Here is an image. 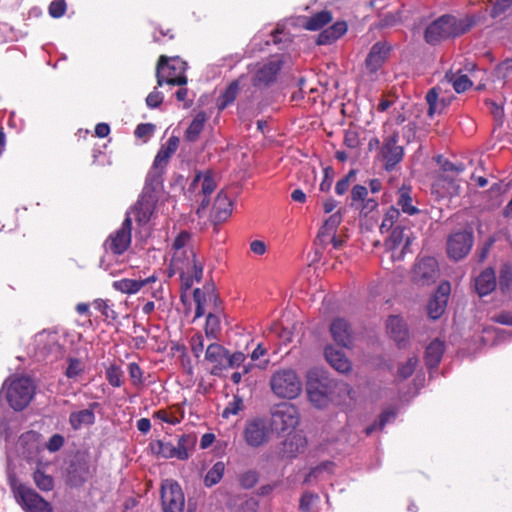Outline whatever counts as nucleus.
Segmentation results:
<instances>
[{
  "label": "nucleus",
  "mask_w": 512,
  "mask_h": 512,
  "mask_svg": "<svg viewBox=\"0 0 512 512\" xmlns=\"http://www.w3.org/2000/svg\"><path fill=\"white\" fill-rule=\"evenodd\" d=\"M33 479L37 487L43 491H50L53 488V478L40 470L34 472Z\"/></svg>",
  "instance_id": "5fc2aeb1"
},
{
  "label": "nucleus",
  "mask_w": 512,
  "mask_h": 512,
  "mask_svg": "<svg viewBox=\"0 0 512 512\" xmlns=\"http://www.w3.org/2000/svg\"><path fill=\"white\" fill-rule=\"evenodd\" d=\"M475 23L474 16L457 18L452 15H443L426 28L425 40L429 44H436L442 40L460 36L468 32Z\"/></svg>",
  "instance_id": "7ed1b4c3"
},
{
  "label": "nucleus",
  "mask_w": 512,
  "mask_h": 512,
  "mask_svg": "<svg viewBox=\"0 0 512 512\" xmlns=\"http://www.w3.org/2000/svg\"><path fill=\"white\" fill-rule=\"evenodd\" d=\"M157 280V277L155 274H152L151 276L145 278V279H128L124 278L121 280L114 281L112 283V287L120 291L124 294H135L138 291H140L144 286L153 283Z\"/></svg>",
  "instance_id": "a878e982"
},
{
  "label": "nucleus",
  "mask_w": 512,
  "mask_h": 512,
  "mask_svg": "<svg viewBox=\"0 0 512 512\" xmlns=\"http://www.w3.org/2000/svg\"><path fill=\"white\" fill-rule=\"evenodd\" d=\"M444 343L438 339L433 340L426 348L425 362L429 368L436 367L443 356Z\"/></svg>",
  "instance_id": "2f4dec72"
},
{
  "label": "nucleus",
  "mask_w": 512,
  "mask_h": 512,
  "mask_svg": "<svg viewBox=\"0 0 512 512\" xmlns=\"http://www.w3.org/2000/svg\"><path fill=\"white\" fill-rule=\"evenodd\" d=\"M473 245V233L471 231H460L452 234L447 242L449 257L459 260L467 256Z\"/></svg>",
  "instance_id": "2eb2a0df"
},
{
  "label": "nucleus",
  "mask_w": 512,
  "mask_h": 512,
  "mask_svg": "<svg viewBox=\"0 0 512 512\" xmlns=\"http://www.w3.org/2000/svg\"><path fill=\"white\" fill-rule=\"evenodd\" d=\"M5 391V397L9 405L16 411L23 410L31 401L34 394V387L32 381L27 377H18L12 380L8 386V381H5L0 397Z\"/></svg>",
  "instance_id": "39448f33"
},
{
  "label": "nucleus",
  "mask_w": 512,
  "mask_h": 512,
  "mask_svg": "<svg viewBox=\"0 0 512 512\" xmlns=\"http://www.w3.org/2000/svg\"><path fill=\"white\" fill-rule=\"evenodd\" d=\"M398 140L399 134L397 131H394L383 139L379 157L384 161V167L387 171H392L403 159L404 149L402 146L398 145Z\"/></svg>",
  "instance_id": "f8f14e48"
},
{
  "label": "nucleus",
  "mask_w": 512,
  "mask_h": 512,
  "mask_svg": "<svg viewBox=\"0 0 512 512\" xmlns=\"http://www.w3.org/2000/svg\"><path fill=\"white\" fill-rule=\"evenodd\" d=\"M164 172L165 170L152 166L147 174L142 194L155 195L154 193L162 186Z\"/></svg>",
  "instance_id": "473e14b6"
},
{
  "label": "nucleus",
  "mask_w": 512,
  "mask_h": 512,
  "mask_svg": "<svg viewBox=\"0 0 512 512\" xmlns=\"http://www.w3.org/2000/svg\"><path fill=\"white\" fill-rule=\"evenodd\" d=\"M459 179L450 175H440L437 179L436 186L443 189V196H457L460 193Z\"/></svg>",
  "instance_id": "c9c22d12"
},
{
  "label": "nucleus",
  "mask_w": 512,
  "mask_h": 512,
  "mask_svg": "<svg viewBox=\"0 0 512 512\" xmlns=\"http://www.w3.org/2000/svg\"><path fill=\"white\" fill-rule=\"evenodd\" d=\"M426 101L429 105L428 115L433 117L435 114L441 113V111L446 107V102L444 99H439V92L436 87L430 89L426 94Z\"/></svg>",
  "instance_id": "ea45409f"
},
{
  "label": "nucleus",
  "mask_w": 512,
  "mask_h": 512,
  "mask_svg": "<svg viewBox=\"0 0 512 512\" xmlns=\"http://www.w3.org/2000/svg\"><path fill=\"white\" fill-rule=\"evenodd\" d=\"M196 444V437L191 434H183L179 437L177 443V452L179 460H186L189 458V451L194 448Z\"/></svg>",
  "instance_id": "37998d69"
},
{
  "label": "nucleus",
  "mask_w": 512,
  "mask_h": 512,
  "mask_svg": "<svg viewBox=\"0 0 512 512\" xmlns=\"http://www.w3.org/2000/svg\"><path fill=\"white\" fill-rule=\"evenodd\" d=\"M151 449L155 454L162 456L163 458H177L178 452L175 445L171 442H165L162 440H158L151 444Z\"/></svg>",
  "instance_id": "c03bdc74"
},
{
  "label": "nucleus",
  "mask_w": 512,
  "mask_h": 512,
  "mask_svg": "<svg viewBox=\"0 0 512 512\" xmlns=\"http://www.w3.org/2000/svg\"><path fill=\"white\" fill-rule=\"evenodd\" d=\"M390 232V237L386 240L385 245L392 251L394 260H401L411 244V231L399 224Z\"/></svg>",
  "instance_id": "ddd939ff"
},
{
  "label": "nucleus",
  "mask_w": 512,
  "mask_h": 512,
  "mask_svg": "<svg viewBox=\"0 0 512 512\" xmlns=\"http://www.w3.org/2000/svg\"><path fill=\"white\" fill-rule=\"evenodd\" d=\"M512 282V271L509 267L502 268L499 276V288L505 293L509 290L510 284Z\"/></svg>",
  "instance_id": "052dcab7"
},
{
  "label": "nucleus",
  "mask_w": 512,
  "mask_h": 512,
  "mask_svg": "<svg viewBox=\"0 0 512 512\" xmlns=\"http://www.w3.org/2000/svg\"><path fill=\"white\" fill-rule=\"evenodd\" d=\"M199 186H201V193L203 195L201 207L205 208L209 204V196L216 188V182L211 171L197 173L189 186V190L194 192Z\"/></svg>",
  "instance_id": "aec40b11"
},
{
  "label": "nucleus",
  "mask_w": 512,
  "mask_h": 512,
  "mask_svg": "<svg viewBox=\"0 0 512 512\" xmlns=\"http://www.w3.org/2000/svg\"><path fill=\"white\" fill-rule=\"evenodd\" d=\"M186 68V63L178 57L169 59L166 56H161L156 69L158 86L163 84L185 85L187 83Z\"/></svg>",
  "instance_id": "423d86ee"
},
{
  "label": "nucleus",
  "mask_w": 512,
  "mask_h": 512,
  "mask_svg": "<svg viewBox=\"0 0 512 512\" xmlns=\"http://www.w3.org/2000/svg\"><path fill=\"white\" fill-rule=\"evenodd\" d=\"M282 66L283 61L280 56H273L265 62L257 63L253 68V86L259 89L271 86L276 81Z\"/></svg>",
  "instance_id": "0eeeda50"
},
{
  "label": "nucleus",
  "mask_w": 512,
  "mask_h": 512,
  "mask_svg": "<svg viewBox=\"0 0 512 512\" xmlns=\"http://www.w3.org/2000/svg\"><path fill=\"white\" fill-rule=\"evenodd\" d=\"M221 330L220 318L213 314L209 313L206 318L205 323V334L210 339H217Z\"/></svg>",
  "instance_id": "8fccbe9b"
},
{
  "label": "nucleus",
  "mask_w": 512,
  "mask_h": 512,
  "mask_svg": "<svg viewBox=\"0 0 512 512\" xmlns=\"http://www.w3.org/2000/svg\"><path fill=\"white\" fill-rule=\"evenodd\" d=\"M132 219L130 213L122 222L120 228L111 233L104 243L106 252L113 255L123 254L131 244Z\"/></svg>",
  "instance_id": "9d476101"
},
{
  "label": "nucleus",
  "mask_w": 512,
  "mask_h": 512,
  "mask_svg": "<svg viewBox=\"0 0 512 512\" xmlns=\"http://www.w3.org/2000/svg\"><path fill=\"white\" fill-rule=\"evenodd\" d=\"M243 407V401L240 397L234 396L233 400L225 407L222 412L223 418H228L230 415H236Z\"/></svg>",
  "instance_id": "bf43d9fd"
},
{
  "label": "nucleus",
  "mask_w": 512,
  "mask_h": 512,
  "mask_svg": "<svg viewBox=\"0 0 512 512\" xmlns=\"http://www.w3.org/2000/svg\"><path fill=\"white\" fill-rule=\"evenodd\" d=\"M35 343L37 353L43 358L49 356L57 358L61 353V346L57 343L56 333L41 332L36 335Z\"/></svg>",
  "instance_id": "412c9836"
},
{
  "label": "nucleus",
  "mask_w": 512,
  "mask_h": 512,
  "mask_svg": "<svg viewBox=\"0 0 512 512\" xmlns=\"http://www.w3.org/2000/svg\"><path fill=\"white\" fill-rule=\"evenodd\" d=\"M246 356L243 352H235L229 354L227 351V359H225L226 369L240 367L245 362Z\"/></svg>",
  "instance_id": "e2e57ef3"
},
{
  "label": "nucleus",
  "mask_w": 512,
  "mask_h": 512,
  "mask_svg": "<svg viewBox=\"0 0 512 512\" xmlns=\"http://www.w3.org/2000/svg\"><path fill=\"white\" fill-rule=\"evenodd\" d=\"M333 339L342 347L352 344V334L349 324L342 318L335 319L330 326Z\"/></svg>",
  "instance_id": "bb28decb"
},
{
  "label": "nucleus",
  "mask_w": 512,
  "mask_h": 512,
  "mask_svg": "<svg viewBox=\"0 0 512 512\" xmlns=\"http://www.w3.org/2000/svg\"><path fill=\"white\" fill-rule=\"evenodd\" d=\"M347 32V24L344 21H338L334 23L332 26L323 30L317 39V44L319 45H327L335 42L342 35Z\"/></svg>",
  "instance_id": "7c9ffc66"
},
{
  "label": "nucleus",
  "mask_w": 512,
  "mask_h": 512,
  "mask_svg": "<svg viewBox=\"0 0 512 512\" xmlns=\"http://www.w3.org/2000/svg\"><path fill=\"white\" fill-rule=\"evenodd\" d=\"M161 504L163 512H183L185 497L180 485L172 480L166 479L161 485Z\"/></svg>",
  "instance_id": "9b49d317"
},
{
  "label": "nucleus",
  "mask_w": 512,
  "mask_h": 512,
  "mask_svg": "<svg viewBox=\"0 0 512 512\" xmlns=\"http://www.w3.org/2000/svg\"><path fill=\"white\" fill-rule=\"evenodd\" d=\"M300 416L298 409L291 403L276 405L271 412V426L278 432L293 430L299 424Z\"/></svg>",
  "instance_id": "6e6552de"
},
{
  "label": "nucleus",
  "mask_w": 512,
  "mask_h": 512,
  "mask_svg": "<svg viewBox=\"0 0 512 512\" xmlns=\"http://www.w3.org/2000/svg\"><path fill=\"white\" fill-rule=\"evenodd\" d=\"M178 145L179 139L174 136L170 137L159 149L152 166L165 170L169 159L176 152Z\"/></svg>",
  "instance_id": "c85d7f7f"
},
{
  "label": "nucleus",
  "mask_w": 512,
  "mask_h": 512,
  "mask_svg": "<svg viewBox=\"0 0 512 512\" xmlns=\"http://www.w3.org/2000/svg\"><path fill=\"white\" fill-rule=\"evenodd\" d=\"M450 292L451 286L449 282H443L438 286L427 306V312L431 319L436 320L444 313Z\"/></svg>",
  "instance_id": "f3484780"
},
{
  "label": "nucleus",
  "mask_w": 512,
  "mask_h": 512,
  "mask_svg": "<svg viewBox=\"0 0 512 512\" xmlns=\"http://www.w3.org/2000/svg\"><path fill=\"white\" fill-rule=\"evenodd\" d=\"M418 363V359L416 357H410L405 363L401 364L398 368V377L401 379H407L410 377Z\"/></svg>",
  "instance_id": "6e6d98bb"
},
{
  "label": "nucleus",
  "mask_w": 512,
  "mask_h": 512,
  "mask_svg": "<svg viewBox=\"0 0 512 512\" xmlns=\"http://www.w3.org/2000/svg\"><path fill=\"white\" fill-rule=\"evenodd\" d=\"M38 438L39 434L35 431H28L23 433L18 440V445L26 448L29 454L33 453V451L38 448Z\"/></svg>",
  "instance_id": "3c124183"
},
{
  "label": "nucleus",
  "mask_w": 512,
  "mask_h": 512,
  "mask_svg": "<svg viewBox=\"0 0 512 512\" xmlns=\"http://www.w3.org/2000/svg\"><path fill=\"white\" fill-rule=\"evenodd\" d=\"M214 209L217 218L220 220H225L230 216L232 212V201L224 192L218 193L214 203Z\"/></svg>",
  "instance_id": "58836bf2"
},
{
  "label": "nucleus",
  "mask_w": 512,
  "mask_h": 512,
  "mask_svg": "<svg viewBox=\"0 0 512 512\" xmlns=\"http://www.w3.org/2000/svg\"><path fill=\"white\" fill-rule=\"evenodd\" d=\"M190 234L182 231L174 240L173 256L170 262L169 277L179 274L183 289H190L203 276L204 258L199 257L192 247H187Z\"/></svg>",
  "instance_id": "f257e3e1"
},
{
  "label": "nucleus",
  "mask_w": 512,
  "mask_h": 512,
  "mask_svg": "<svg viewBox=\"0 0 512 512\" xmlns=\"http://www.w3.org/2000/svg\"><path fill=\"white\" fill-rule=\"evenodd\" d=\"M342 222V214L340 211L335 212L332 214L323 224V226L320 228L319 233L317 235V239L320 243L326 242V236H330L332 234H335L338 226Z\"/></svg>",
  "instance_id": "f704fd0d"
},
{
  "label": "nucleus",
  "mask_w": 512,
  "mask_h": 512,
  "mask_svg": "<svg viewBox=\"0 0 512 512\" xmlns=\"http://www.w3.org/2000/svg\"><path fill=\"white\" fill-rule=\"evenodd\" d=\"M191 351L196 358H199L204 350V337L200 333H196L190 339Z\"/></svg>",
  "instance_id": "680f3d73"
},
{
  "label": "nucleus",
  "mask_w": 512,
  "mask_h": 512,
  "mask_svg": "<svg viewBox=\"0 0 512 512\" xmlns=\"http://www.w3.org/2000/svg\"><path fill=\"white\" fill-rule=\"evenodd\" d=\"M445 78L453 86L457 93L465 92L472 86V81L468 78L467 75L461 74L460 70L457 72H453L452 70L448 71L445 75Z\"/></svg>",
  "instance_id": "e433bc0d"
},
{
  "label": "nucleus",
  "mask_w": 512,
  "mask_h": 512,
  "mask_svg": "<svg viewBox=\"0 0 512 512\" xmlns=\"http://www.w3.org/2000/svg\"><path fill=\"white\" fill-rule=\"evenodd\" d=\"M325 357L330 365L340 373H346L351 369L349 360L341 350L327 347L325 349Z\"/></svg>",
  "instance_id": "c756f323"
},
{
  "label": "nucleus",
  "mask_w": 512,
  "mask_h": 512,
  "mask_svg": "<svg viewBox=\"0 0 512 512\" xmlns=\"http://www.w3.org/2000/svg\"><path fill=\"white\" fill-rule=\"evenodd\" d=\"M395 418V412L393 411H385L383 412L380 417H379V421L374 423L373 425H370L366 428L365 432L367 435H370L372 434L373 431H375L376 429H382L387 422L390 421V419H393Z\"/></svg>",
  "instance_id": "4d7b16f0"
},
{
  "label": "nucleus",
  "mask_w": 512,
  "mask_h": 512,
  "mask_svg": "<svg viewBox=\"0 0 512 512\" xmlns=\"http://www.w3.org/2000/svg\"><path fill=\"white\" fill-rule=\"evenodd\" d=\"M154 417L161 420L162 422L176 425L181 422V419L174 415L173 413L169 412L168 410H158L154 413Z\"/></svg>",
  "instance_id": "69168bd1"
},
{
  "label": "nucleus",
  "mask_w": 512,
  "mask_h": 512,
  "mask_svg": "<svg viewBox=\"0 0 512 512\" xmlns=\"http://www.w3.org/2000/svg\"><path fill=\"white\" fill-rule=\"evenodd\" d=\"M15 499L26 512H52L51 505L31 487L24 484L13 486Z\"/></svg>",
  "instance_id": "1a4fd4ad"
},
{
  "label": "nucleus",
  "mask_w": 512,
  "mask_h": 512,
  "mask_svg": "<svg viewBox=\"0 0 512 512\" xmlns=\"http://www.w3.org/2000/svg\"><path fill=\"white\" fill-rule=\"evenodd\" d=\"M306 392L310 403L323 409L331 403L340 404L343 396H350L351 388L345 382H337L318 369L307 373Z\"/></svg>",
  "instance_id": "f03ea898"
},
{
  "label": "nucleus",
  "mask_w": 512,
  "mask_h": 512,
  "mask_svg": "<svg viewBox=\"0 0 512 512\" xmlns=\"http://www.w3.org/2000/svg\"><path fill=\"white\" fill-rule=\"evenodd\" d=\"M331 21V12L324 10L309 17L304 23V27L309 31H317Z\"/></svg>",
  "instance_id": "a19ab883"
},
{
  "label": "nucleus",
  "mask_w": 512,
  "mask_h": 512,
  "mask_svg": "<svg viewBox=\"0 0 512 512\" xmlns=\"http://www.w3.org/2000/svg\"><path fill=\"white\" fill-rule=\"evenodd\" d=\"M106 379L113 387H120L123 383V371L117 365H111L106 369Z\"/></svg>",
  "instance_id": "603ef678"
},
{
  "label": "nucleus",
  "mask_w": 512,
  "mask_h": 512,
  "mask_svg": "<svg viewBox=\"0 0 512 512\" xmlns=\"http://www.w3.org/2000/svg\"><path fill=\"white\" fill-rule=\"evenodd\" d=\"M243 436L245 442L250 447L257 448L267 443L269 440V429L265 420L256 418L247 421Z\"/></svg>",
  "instance_id": "4468645a"
},
{
  "label": "nucleus",
  "mask_w": 512,
  "mask_h": 512,
  "mask_svg": "<svg viewBox=\"0 0 512 512\" xmlns=\"http://www.w3.org/2000/svg\"><path fill=\"white\" fill-rule=\"evenodd\" d=\"M93 306L98 310L106 319L115 320L117 313L114 311L108 300L96 299Z\"/></svg>",
  "instance_id": "864d4df0"
},
{
  "label": "nucleus",
  "mask_w": 512,
  "mask_h": 512,
  "mask_svg": "<svg viewBox=\"0 0 512 512\" xmlns=\"http://www.w3.org/2000/svg\"><path fill=\"white\" fill-rule=\"evenodd\" d=\"M227 349L217 343L208 345L205 352V360L213 364L212 375H220L221 371L226 369L225 359H227Z\"/></svg>",
  "instance_id": "5701e85b"
},
{
  "label": "nucleus",
  "mask_w": 512,
  "mask_h": 512,
  "mask_svg": "<svg viewBox=\"0 0 512 512\" xmlns=\"http://www.w3.org/2000/svg\"><path fill=\"white\" fill-rule=\"evenodd\" d=\"M355 175H356L355 170H350L349 173L345 177H343L336 183L335 192L338 195H344L348 191L351 179L354 178Z\"/></svg>",
  "instance_id": "0e129e2a"
},
{
  "label": "nucleus",
  "mask_w": 512,
  "mask_h": 512,
  "mask_svg": "<svg viewBox=\"0 0 512 512\" xmlns=\"http://www.w3.org/2000/svg\"><path fill=\"white\" fill-rule=\"evenodd\" d=\"M157 197L152 194H142L137 201L132 213L140 224H145L150 220L154 211Z\"/></svg>",
  "instance_id": "393cba45"
},
{
  "label": "nucleus",
  "mask_w": 512,
  "mask_h": 512,
  "mask_svg": "<svg viewBox=\"0 0 512 512\" xmlns=\"http://www.w3.org/2000/svg\"><path fill=\"white\" fill-rule=\"evenodd\" d=\"M391 51V46L384 41L376 42L370 49L365 66L370 73H376L386 62Z\"/></svg>",
  "instance_id": "a211bd4d"
},
{
  "label": "nucleus",
  "mask_w": 512,
  "mask_h": 512,
  "mask_svg": "<svg viewBox=\"0 0 512 512\" xmlns=\"http://www.w3.org/2000/svg\"><path fill=\"white\" fill-rule=\"evenodd\" d=\"M225 471V464L221 461L216 462L211 469L207 472L204 478V484L207 487H212L219 483L223 478Z\"/></svg>",
  "instance_id": "a18cd8bd"
},
{
  "label": "nucleus",
  "mask_w": 512,
  "mask_h": 512,
  "mask_svg": "<svg viewBox=\"0 0 512 512\" xmlns=\"http://www.w3.org/2000/svg\"><path fill=\"white\" fill-rule=\"evenodd\" d=\"M306 439L299 433L289 434L279 445L277 454L281 458H295L306 447Z\"/></svg>",
  "instance_id": "6ab92c4d"
},
{
  "label": "nucleus",
  "mask_w": 512,
  "mask_h": 512,
  "mask_svg": "<svg viewBox=\"0 0 512 512\" xmlns=\"http://www.w3.org/2000/svg\"><path fill=\"white\" fill-rule=\"evenodd\" d=\"M206 121V113L204 111H199L188 126L185 132V139L189 142H195L203 131Z\"/></svg>",
  "instance_id": "72a5a7b5"
},
{
  "label": "nucleus",
  "mask_w": 512,
  "mask_h": 512,
  "mask_svg": "<svg viewBox=\"0 0 512 512\" xmlns=\"http://www.w3.org/2000/svg\"><path fill=\"white\" fill-rule=\"evenodd\" d=\"M387 332L391 338L402 348L406 346L408 340V328L403 319L396 315H391L386 322Z\"/></svg>",
  "instance_id": "b1692460"
},
{
  "label": "nucleus",
  "mask_w": 512,
  "mask_h": 512,
  "mask_svg": "<svg viewBox=\"0 0 512 512\" xmlns=\"http://www.w3.org/2000/svg\"><path fill=\"white\" fill-rule=\"evenodd\" d=\"M397 205L408 215H415L419 212V209L412 204L410 189L406 187L399 189Z\"/></svg>",
  "instance_id": "79ce46f5"
},
{
  "label": "nucleus",
  "mask_w": 512,
  "mask_h": 512,
  "mask_svg": "<svg viewBox=\"0 0 512 512\" xmlns=\"http://www.w3.org/2000/svg\"><path fill=\"white\" fill-rule=\"evenodd\" d=\"M238 92H239V81L236 80V81H233L232 83H230L229 86L224 91V93L221 95V97L218 101V108L222 110V109L226 108L228 105H230L231 103H233L234 100L236 99Z\"/></svg>",
  "instance_id": "de8ad7c7"
},
{
  "label": "nucleus",
  "mask_w": 512,
  "mask_h": 512,
  "mask_svg": "<svg viewBox=\"0 0 512 512\" xmlns=\"http://www.w3.org/2000/svg\"><path fill=\"white\" fill-rule=\"evenodd\" d=\"M437 163L440 166L441 175H450L451 177L458 178V176L465 170V166L461 162H452L445 159L443 156H437Z\"/></svg>",
  "instance_id": "4c0bfd02"
},
{
  "label": "nucleus",
  "mask_w": 512,
  "mask_h": 512,
  "mask_svg": "<svg viewBox=\"0 0 512 512\" xmlns=\"http://www.w3.org/2000/svg\"><path fill=\"white\" fill-rule=\"evenodd\" d=\"M319 497L317 494L315 493H310V492H306L302 495L301 499H300V509L303 511V512H310L311 511V508H312V505L313 503L318 500Z\"/></svg>",
  "instance_id": "338daca9"
},
{
  "label": "nucleus",
  "mask_w": 512,
  "mask_h": 512,
  "mask_svg": "<svg viewBox=\"0 0 512 512\" xmlns=\"http://www.w3.org/2000/svg\"><path fill=\"white\" fill-rule=\"evenodd\" d=\"M497 286L496 275L493 269L487 268L475 279V289L480 297L486 296Z\"/></svg>",
  "instance_id": "cd10ccee"
},
{
  "label": "nucleus",
  "mask_w": 512,
  "mask_h": 512,
  "mask_svg": "<svg viewBox=\"0 0 512 512\" xmlns=\"http://www.w3.org/2000/svg\"><path fill=\"white\" fill-rule=\"evenodd\" d=\"M269 385L273 394L281 399H295L302 392L301 379L290 368L276 370L270 377Z\"/></svg>",
  "instance_id": "20e7f679"
},
{
  "label": "nucleus",
  "mask_w": 512,
  "mask_h": 512,
  "mask_svg": "<svg viewBox=\"0 0 512 512\" xmlns=\"http://www.w3.org/2000/svg\"><path fill=\"white\" fill-rule=\"evenodd\" d=\"M399 218V210L395 207H390L385 213L383 221L380 225L381 233H388L393 230V228L398 225L397 222L399 221Z\"/></svg>",
  "instance_id": "49530a36"
},
{
  "label": "nucleus",
  "mask_w": 512,
  "mask_h": 512,
  "mask_svg": "<svg viewBox=\"0 0 512 512\" xmlns=\"http://www.w3.org/2000/svg\"><path fill=\"white\" fill-rule=\"evenodd\" d=\"M438 276V263L433 257L420 259L413 270V279L419 285H430L436 281Z\"/></svg>",
  "instance_id": "dca6fc26"
},
{
  "label": "nucleus",
  "mask_w": 512,
  "mask_h": 512,
  "mask_svg": "<svg viewBox=\"0 0 512 512\" xmlns=\"http://www.w3.org/2000/svg\"><path fill=\"white\" fill-rule=\"evenodd\" d=\"M128 372H129V376L132 380V383L135 386H140L144 383L143 371L137 363H135V362L129 363Z\"/></svg>",
  "instance_id": "13d9d810"
},
{
  "label": "nucleus",
  "mask_w": 512,
  "mask_h": 512,
  "mask_svg": "<svg viewBox=\"0 0 512 512\" xmlns=\"http://www.w3.org/2000/svg\"><path fill=\"white\" fill-rule=\"evenodd\" d=\"M68 365L65 369V376L73 381H77L78 378L84 373V363L77 358H68Z\"/></svg>",
  "instance_id": "09e8293b"
},
{
  "label": "nucleus",
  "mask_w": 512,
  "mask_h": 512,
  "mask_svg": "<svg viewBox=\"0 0 512 512\" xmlns=\"http://www.w3.org/2000/svg\"><path fill=\"white\" fill-rule=\"evenodd\" d=\"M66 11V3L64 0H53L49 5V14L53 18H59Z\"/></svg>",
  "instance_id": "774afa93"
},
{
  "label": "nucleus",
  "mask_w": 512,
  "mask_h": 512,
  "mask_svg": "<svg viewBox=\"0 0 512 512\" xmlns=\"http://www.w3.org/2000/svg\"><path fill=\"white\" fill-rule=\"evenodd\" d=\"M99 406L98 402H92L86 409L71 412L68 420L71 428L77 431L83 427L92 426L96 421L95 409Z\"/></svg>",
  "instance_id": "4be33fe9"
}]
</instances>
